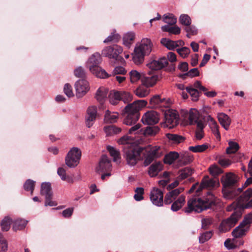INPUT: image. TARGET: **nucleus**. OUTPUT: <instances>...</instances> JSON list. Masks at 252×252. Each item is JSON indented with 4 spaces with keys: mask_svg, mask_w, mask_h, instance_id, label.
<instances>
[{
    "mask_svg": "<svg viewBox=\"0 0 252 252\" xmlns=\"http://www.w3.org/2000/svg\"><path fill=\"white\" fill-rule=\"evenodd\" d=\"M107 149L109 151L111 156L113 158V161L120 163L121 158L119 151L113 147L110 146H107Z\"/></svg>",
    "mask_w": 252,
    "mask_h": 252,
    "instance_id": "obj_36",
    "label": "nucleus"
},
{
    "mask_svg": "<svg viewBox=\"0 0 252 252\" xmlns=\"http://www.w3.org/2000/svg\"><path fill=\"white\" fill-rule=\"evenodd\" d=\"M144 148L138 147H125L124 148V157L126 164L129 166H134L138 161L142 159L141 156Z\"/></svg>",
    "mask_w": 252,
    "mask_h": 252,
    "instance_id": "obj_4",
    "label": "nucleus"
},
{
    "mask_svg": "<svg viewBox=\"0 0 252 252\" xmlns=\"http://www.w3.org/2000/svg\"><path fill=\"white\" fill-rule=\"evenodd\" d=\"M96 108L94 106L89 107L87 109V116L86 118V126L88 127H91L96 119Z\"/></svg>",
    "mask_w": 252,
    "mask_h": 252,
    "instance_id": "obj_22",
    "label": "nucleus"
},
{
    "mask_svg": "<svg viewBox=\"0 0 252 252\" xmlns=\"http://www.w3.org/2000/svg\"><path fill=\"white\" fill-rule=\"evenodd\" d=\"M135 33L132 32H127L123 36V44L127 48H129L135 38Z\"/></svg>",
    "mask_w": 252,
    "mask_h": 252,
    "instance_id": "obj_30",
    "label": "nucleus"
},
{
    "mask_svg": "<svg viewBox=\"0 0 252 252\" xmlns=\"http://www.w3.org/2000/svg\"><path fill=\"white\" fill-rule=\"evenodd\" d=\"M199 118V113L195 109H191L189 112V119L190 124L193 125L197 122Z\"/></svg>",
    "mask_w": 252,
    "mask_h": 252,
    "instance_id": "obj_39",
    "label": "nucleus"
},
{
    "mask_svg": "<svg viewBox=\"0 0 252 252\" xmlns=\"http://www.w3.org/2000/svg\"><path fill=\"white\" fill-rule=\"evenodd\" d=\"M40 193L45 197V206H54L56 205L55 202L51 200L53 193L51 190V185L50 183H43L41 184Z\"/></svg>",
    "mask_w": 252,
    "mask_h": 252,
    "instance_id": "obj_11",
    "label": "nucleus"
},
{
    "mask_svg": "<svg viewBox=\"0 0 252 252\" xmlns=\"http://www.w3.org/2000/svg\"><path fill=\"white\" fill-rule=\"evenodd\" d=\"M219 184L217 179L210 178L208 176L204 177L200 185L199 188L196 190V192H199L202 189H210L217 186Z\"/></svg>",
    "mask_w": 252,
    "mask_h": 252,
    "instance_id": "obj_20",
    "label": "nucleus"
},
{
    "mask_svg": "<svg viewBox=\"0 0 252 252\" xmlns=\"http://www.w3.org/2000/svg\"><path fill=\"white\" fill-rule=\"evenodd\" d=\"M177 51L182 57L185 58L189 54L190 49L188 47H184L177 49Z\"/></svg>",
    "mask_w": 252,
    "mask_h": 252,
    "instance_id": "obj_60",
    "label": "nucleus"
},
{
    "mask_svg": "<svg viewBox=\"0 0 252 252\" xmlns=\"http://www.w3.org/2000/svg\"><path fill=\"white\" fill-rule=\"evenodd\" d=\"M178 164L182 166L189 164L193 160V157L188 153L179 154Z\"/></svg>",
    "mask_w": 252,
    "mask_h": 252,
    "instance_id": "obj_26",
    "label": "nucleus"
},
{
    "mask_svg": "<svg viewBox=\"0 0 252 252\" xmlns=\"http://www.w3.org/2000/svg\"><path fill=\"white\" fill-rule=\"evenodd\" d=\"M206 120L210 128L211 129V130L219 128V126L218 125L216 121L210 115L207 116Z\"/></svg>",
    "mask_w": 252,
    "mask_h": 252,
    "instance_id": "obj_57",
    "label": "nucleus"
},
{
    "mask_svg": "<svg viewBox=\"0 0 252 252\" xmlns=\"http://www.w3.org/2000/svg\"><path fill=\"white\" fill-rule=\"evenodd\" d=\"M35 186V182L31 179L27 180L24 184V189L26 191H30L32 193Z\"/></svg>",
    "mask_w": 252,
    "mask_h": 252,
    "instance_id": "obj_53",
    "label": "nucleus"
},
{
    "mask_svg": "<svg viewBox=\"0 0 252 252\" xmlns=\"http://www.w3.org/2000/svg\"><path fill=\"white\" fill-rule=\"evenodd\" d=\"M180 22L184 25L186 26H190L191 24V19L190 17L186 14H182L180 17Z\"/></svg>",
    "mask_w": 252,
    "mask_h": 252,
    "instance_id": "obj_58",
    "label": "nucleus"
},
{
    "mask_svg": "<svg viewBox=\"0 0 252 252\" xmlns=\"http://www.w3.org/2000/svg\"><path fill=\"white\" fill-rule=\"evenodd\" d=\"M249 226L241 222L232 232V236L235 238H240L246 235L249 230Z\"/></svg>",
    "mask_w": 252,
    "mask_h": 252,
    "instance_id": "obj_23",
    "label": "nucleus"
},
{
    "mask_svg": "<svg viewBox=\"0 0 252 252\" xmlns=\"http://www.w3.org/2000/svg\"><path fill=\"white\" fill-rule=\"evenodd\" d=\"M193 86L195 88L198 89L200 91L204 92V94L208 97H213L217 95V93L215 91L207 92V89L201 84V82L197 81L194 82Z\"/></svg>",
    "mask_w": 252,
    "mask_h": 252,
    "instance_id": "obj_29",
    "label": "nucleus"
},
{
    "mask_svg": "<svg viewBox=\"0 0 252 252\" xmlns=\"http://www.w3.org/2000/svg\"><path fill=\"white\" fill-rule=\"evenodd\" d=\"M150 199L153 204L160 207L163 204V192L158 189L154 188L150 192Z\"/></svg>",
    "mask_w": 252,
    "mask_h": 252,
    "instance_id": "obj_16",
    "label": "nucleus"
},
{
    "mask_svg": "<svg viewBox=\"0 0 252 252\" xmlns=\"http://www.w3.org/2000/svg\"><path fill=\"white\" fill-rule=\"evenodd\" d=\"M165 101V98L161 99L158 95H155L151 98L150 102L152 107H157V105Z\"/></svg>",
    "mask_w": 252,
    "mask_h": 252,
    "instance_id": "obj_55",
    "label": "nucleus"
},
{
    "mask_svg": "<svg viewBox=\"0 0 252 252\" xmlns=\"http://www.w3.org/2000/svg\"><path fill=\"white\" fill-rule=\"evenodd\" d=\"M145 86H141L134 91L135 94L139 97H144L149 94V90Z\"/></svg>",
    "mask_w": 252,
    "mask_h": 252,
    "instance_id": "obj_37",
    "label": "nucleus"
},
{
    "mask_svg": "<svg viewBox=\"0 0 252 252\" xmlns=\"http://www.w3.org/2000/svg\"><path fill=\"white\" fill-rule=\"evenodd\" d=\"M91 72L94 74L96 77L100 78H106L109 76L108 74L106 71L100 66L98 67V68L97 69L95 68L94 71Z\"/></svg>",
    "mask_w": 252,
    "mask_h": 252,
    "instance_id": "obj_47",
    "label": "nucleus"
},
{
    "mask_svg": "<svg viewBox=\"0 0 252 252\" xmlns=\"http://www.w3.org/2000/svg\"><path fill=\"white\" fill-rule=\"evenodd\" d=\"M179 154L176 152H171L166 155L164 158V162L165 163L171 164L173 162L178 158Z\"/></svg>",
    "mask_w": 252,
    "mask_h": 252,
    "instance_id": "obj_33",
    "label": "nucleus"
},
{
    "mask_svg": "<svg viewBox=\"0 0 252 252\" xmlns=\"http://www.w3.org/2000/svg\"><path fill=\"white\" fill-rule=\"evenodd\" d=\"M121 100L119 91L111 92L109 95L110 103L113 105L117 104Z\"/></svg>",
    "mask_w": 252,
    "mask_h": 252,
    "instance_id": "obj_43",
    "label": "nucleus"
},
{
    "mask_svg": "<svg viewBox=\"0 0 252 252\" xmlns=\"http://www.w3.org/2000/svg\"><path fill=\"white\" fill-rule=\"evenodd\" d=\"M214 203V195L211 191H208L207 197L203 199L196 197L189 199L187 207L185 208L184 211L187 213H190L193 211L200 213L211 208Z\"/></svg>",
    "mask_w": 252,
    "mask_h": 252,
    "instance_id": "obj_1",
    "label": "nucleus"
},
{
    "mask_svg": "<svg viewBox=\"0 0 252 252\" xmlns=\"http://www.w3.org/2000/svg\"><path fill=\"white\" fill-rule=\"evenodd\" d=\"M139 117L140 116H139L138 114H135L134 115L131 114H127L126 117L124 120V123L128 126L135 125L139 119Z\"/></svg>",
    "mask_w": 252,
    "mask_h": 252,
    "instance_id": "obj_32",
    "label": "nucleus"
},
{
    "mask_svg": "<svg viewBox=\"0 0 252 252\" xmlns=\"http://www.w3.org/2000/svg\"><path fill=\"white\" fill-rule=\"evenodd\" d=\"M123 51L122 47L118 45H114L104 48L102 50L101 54L104 57L122 62L124 61V59L119 55L123 52Z\"/></svg>",
    "mask_w": 252,
    "mask_h": 252,
    "instance_id": "obj_9",
    "label": "nucleus"
},
{
    "mask_svg": "<svg viewBox=\"0 0 252 252\" xmlns=\"http://www.w3.org/2000/svg\"><path fill=\"white\" fill-rule=\"evenodd\" d=\"M158 78L157 75L151 74L150 72H149L148 74H143L142 78V84L146 87H152L156 83Z\"/></svg>",
    "mask_w": 252,
    "mask_h": 252,
    "instance_id": "obj_21",
    "label": "nucleus"
},
{
    "mask_svg": "<svg viewBox=\"0 0 252 252\" xmlns=\"http://www.w3.org/2000/svg\"><path fill=\"white\" fill-rule=\"evenodd\" d=\"M104 130L107 135H112L120 133L122 129L115 126L111 125L104 127Z\"/></svg>",
    "mask_w": 252,
    "mask_h": 252,
    "instance_id": "obj_34",
    "label": "nucleus"
},
{
    "mask_svg": "<svg viewBox=\"0 0 252 252\" xmlns=\"http://www.w3.org/2000/svg\"><path fill=\"white\" fill-rule=\"evenodd\" d=\"M208 148V145L206 144L202 145H197L194 146H189V150L194 153H200L205 151Z\"/></svg>",
    "mask_w": 252,
    "mask_h": 252,
    "instance_id": "obj_46",
    "label": "nucleus"
},
{
    "mask_svg": "<svg viewBox=\"0 0 252 252\" xmlns=\"http://www.w3.org/2000/svg\"><path fill=\"white\" fill-rule=\"evenodd\" d=\"M166 137L168 139L176 143H181L184 140L183 136L177 134L167 133Z\"/></svg>",
    "mask_w": 252,
    "mask_h": 252,
    "instance_id": "obj_48",
    "label": "nucleus"
},
{
    "mask_svg": "<svg viewBox=\"0 0 252 252\" xmlns=\"http://www.w3.org/2000/svg\"><path fill=\"white\" fill-rule=\"evenodd\" d=\"M159 120L158 114L155 111H151L144 114L141 121L144 125H153L157 124Z\"/></svg>",
    "mask_w": 252,
    "mask_h": 252,
    "instance_id": "obj_15",
    "label": "nucleus"
},
{
    "mask_svg": "<svg viewBox=\"0 0 252 252\" xmlns=\"http://www.w3.org/2000/svg\"><path fill=\"white\" fill-rule=\"evenodd\" d=\"M81 157V151L77 147L72 148L65 158L66 165L70 168L76 167L79 163Z\"/></svg>",
    "mask_w": 252,
    "mask_h": 252,
    "instance_id": "obj_6",
    "label": "nucleus"
},
{
    "mask_svg": "<svg viewBox=\"0 0 252 252\" xmlns=\"http://www.w3.org/2000/svg\"><path fill=\"white\" fill-rule=\"evenodd\" d=\"M120 38V36L119 34L113 32L109 35L104 41L103 42L105 43L113 42H117Z\"/></svg>",
    "mask_w": 252,
    "mask_h": 252,
    "instance_id": "obj_54",
    "label": "nucleus"
},
{
    "mask_svg": "<svg viewBox=\"0 0 252 252\" xmlns=\"http://www.w3.org/2000/svg\"><path fill=\"white\" fill-rule=\"evenodd\" d=\"M163 169V164L160 161L155 162L148 168V173L151 177L158 176V173Z\"/></svg>",
    "mask_w": 252,
    "mask_h": 252,
    "instance_id": "obj_24",
    "label": "nucleus"
},
{
    "mask_svg": "<svg viewBox=\"0 0 252 252\" xmlns=\"http://www.w3.org/2000/svg\"><path fill=\"white\" fill-rule=\"evenodd\" d=\"M160 42L163 45L165 46L169 50H174L175 48L177 47V45L176 44L174 41L166 38H162L161 39Z\"/></svg>",
    "mask_w": 252,
    "mask_h": 252,
    "instance_id": "obj_44",
    "label": "nucleus"
},
{
    "mask_svg": "<svg viewBox=\"0 0 252 252\" xmlns=\"http://www.w3.org/2000/svg\"><path fill=\"white\" fill-rule=\"evenodd\" d=\"M11 220L8 217H5L0 223L1 229L3 231H8L10 227Z\"/></svg>",
    "mask_w": 252,
    "mask_h": 252,
    "instance_id": "obj_51",
    "label": "nucleus"
},
{
    "mask_svg": "<svg viewBox=\"0 0 252 252\" xmlns=\"http://www.w3.org/2000/svg\"><path fill=\"white\" fill-rule=\"evenodd\" d=\"M118 143L120 144L124 145V147H133L132 146L129 145L128 144L130 143V139L128 136H124L121 137L118 140Z\"/></svg>",
    "mask_w": 252,
    "mask_h": 252,
    "instance_id": "obj_63",
    "label": "nucleus"
},
{
    "mask_svg": "<svg viewBox=\"0 0 252 252\" xmlns=\"http://www.w3.org/2000/svg\"><path fill=\"white\" fill-rule=\"evenodd\" d=\"M102 59L99 53H95L92 55L87 62V65L90 71H94L95 68H98V67L99 66L98 65L100 63Z\"/></svg>",
    "mask_w": 252,
    "mask_h": 252,
    "instance_id": "obj_19",
    "label": "nucleus"
},
{
    "mask_svg": "<svg viewBox=\"0 0 252 252\" xmlns=\"http://www.w3.org/2000/svg\"><path fill=\"white\" fill-rule=\"evenodd\" d=\"M168 64L167 60L163 57L158 60H150L147 63V66L153 70H160L166 66Z\"/></svg>",
    "mask_w": 252,
    "mask_h": 252,
    "instance_id": "obj_17",
    "label": "nucleus"
},
{
    "mask_svg": "<svg viewBox=\"0 0 252 252\" xmlns=\"http://www.w3.org/2000/svg\"><path fill=\"white\" fill-rule=\"evenodd\" d=\"M57 173L63 181H69L70 179L66 175V171L64 169L60 167L58 169Z\"/></svg>",
    "mask_w": 252,
    "mask_h": 252,
    "instance_id": "obj_61",
    "label": "nucleus"
},
{
    "mask_svg": "<svg viewBox=\"0 0 252 252\" xmlns=\"http://www.w3.org/2000/svg\"><path fill=\"white\" fill-rule=\"evenodd\" d=\"M242 215L240 212H235L231 216L226 220H223L220 223L219 229L220 233H225L234 227Z\"/></svg>",
    "mask_w": 252,
    "mask_h": 252,
    "instance_id": "obj_7",
    "label": "nucleus"
},
{
    "mask_svg": "<svg viewBox=\"0 0 252 252\" xmlns=\"http://www.w3.org/2000/svg\"><path fill=\"white\" fill-rule=\"evenodd\" d=\"M218 120L221 126L226 130H228L231 124V119L229 117L223 113H220L218 115Z\"/></svg>",
    "mask_w": 252,
    "mask_h": 252,
    "instance_id": "obj_25",
    "label": "nucleus"
},
{
    "mask_svg": "<svg viewBox=\"0 0 252 252\" xmlns=\"http://www.w3.org/2000/svg\"><path fill=\"white\" fill-rule=\"evenodd\" d=\"M163 18L165 23L170 25H173L177 22V18L172 14H164Z\"/></svg>",
    "mask_w": 252,
    "mask_h": 252,
    "instance_id": "obj_49",
    "label": "nucleus"
},
{
    "mask_svg": "<svg viewBox=\"0 0 252 252\" xmlns=\"http://www.w3.org/2000/svg\"><path fill=\"white\" fill-rule=\"evenodd\" d=\"M108 90L104 87L99 88L95 94V98L101 104H102L106 98Z\"/></svg>",
    "mask_w": 252,
    "mask_h": 252,
    "instance_id": "obj_27",
    "label": "nucleus"
},
{
    "mask_svg": "<svg viewBox=\"0 0 252 252\" xmlns=\"http://www.w3.org/2000/svg\"><path fill=\"white\" fill-rule=\"evenodd\" d=\"M7 248V243L6 240L0 234V252H6Z\"/></svg>",
    "mask_w": 252,
    "mask_h": 252,
    "instance_id": "obj_59",
    "label": "nucleus"
},
{
    "mask_svg": "<svg viewBox=\"0 0 252 252\" xmlns=\"http://www.w3.org/2000/svg\"><path fill=\"white\" fill-rule=\"evenodd\" d=\"M28 222L27 220L23 219H17L14 221L13 229L16 231L24 228Z\"/></svg>",
    "mask_w": 252,
    "mask_h": 252,
    "instance_id": "obj_38",
    "label": "nucleus"
},
{
    "mask_svg": "<svg viewBox=\"0 0 252 252\" xmlns=\"http://www.w3.org/2000/svg\"><path fill=\"white\" fill-rule=\"evenodd\" d=\"M252 197V188L248 189L244 193L239 197L237 200L231 204L228 207V210L230 211L233 209L235 210H244V206L243 205L247 204L250 201V198Z\"/></svg>",
    "mask_w": 252,
    "mask_h": 252,
    "instance_id": "obj_8",
    "label": "nucleus"
},
{
    "mask_svg": "<svg viewBox=\"0 0 252 252\" xmlns=\"http://www.w3.org/2000/svg\"><path fill=\"white\" fill-rule=\"evenodd\" d=\"M147 101L144 100H138L133 103L127 104L124 108V113L127 114H138L140 116L139 110L147 104Z\"/></svg>",
    "mask_w": 252,
    "mask_h": 252,
    "instance_id": "obj_10",
    "label": "nucleus"
},
{
    "mask_svg": "<svg viewBox=\"0 0 252 252\" xmlns=\"http://www.w3.org/2000/svg\"><path fill=\"white\" fill-rule=\"evenodd\" d=\"M165 123L167 126L172 128L178 124L179 116L176 111L174 110L167 109L164 112Z\"/></svg>",
    "mask_w": 252,
    "mask_h": 252,
    "instance_id": "obj_12",
    "label": "nucleus"
},
{
    "mask_svg": "<svg viewBox=\"0 0 252 252\" xmlns=\"http://www.w3.org/2000/svg\"><path fill=\"white\" fill-rule=\"evenodd\" d=\"M159 130L158 126H148L144 130L143 133L145 136L155 135Z\"/></svg>",
    "mask_w": 252,
    "mask_h": 252,
    "instance_id": "obj_45",
    "label": "nucleus"
},
{
    "mask_svg": "<svg viewBox=\"0 0 252 252\" xmlns=\"http://www.w3.org/2000/svg\"><path fill=\"white\" fill-rule=\"evenodd\" d=\"M213 236V232L211 231H206L200 234L199 237L200 243H204L208 241Z\"/></svg>",
    "mask_w": 252,
    "mask_h": 252,
    "instance_id": "obj_52",
    "label": "nucleus"
},
{
    "mask_svg": "<svg viewBox=\"0 0 252 252\" xmlns=\"http://www.w3.org/2000/svg\"><path fill=\"white\" fill-rule=\"evenodd\" d=\"M153 43L149 38H143L137 42L132 54V61L136 65L142 64L145 60V57L149 56L153 51Z\"/></svg>",
    "mask_w": 252,
    "mask_h": 252,
    "instance_id": "obj_2",
    "label": "nucleus"
},
{
    "mask_svg": "<svg viewBox=\"0 0 252 252\" xmlns=\"http://www.w3.org/2000/svg\"><path fill=\"white\" fill-rule=\"evenodd\" d=\"M191 87H187L186 88L187 92L190 95L192 100L196 101L198 99L199 96V92L197 91V88Z\"/></svg>",
    "mask_w": 252,
    "mask_h": 252,
    "instance_id": "obj_40",
    "label": "nucleus"
},
{
    "mask_svg": "<svg viewBox=\"0 0 252 252\" xmlns=\"http://www.w3.org/2000/svg\"><path fill=\"white\" fill-rule=\"evenodd\" d=\"M194 170L190 167H186L180 171L179 178L183 180L191 176L193 173Z\"/></svg>",
    "mask_w": 252,
    "mask_h": 252,
    "instance_id": "obj_42",
    "label": "nucleus"
},
{
    "mask_svg": "<svg viewBox=\"0 0 252 252\" xmlns=\"http://www.w3.org/2000/svg\"><path fill=\"white\" fill-rule=\"evenodd\" d=\"M129 79L131 83H134L141 79L143 74H141L136 70H132L129 72Z\"/></svg>",
    "mask_w": 252,
    "mask_h": 252,
    "instance_id": "obj_35",
    "label": "nucleus"
},
{
    "mask_svg": "<svg viewBox=\"0 0 252 252\" xmlns=\"http://www.w3.org/2000/svg\"><path fill=\"white\" fill-rule=\"evenodd\" d=\"M143 148L144 150L141 154L144 158L143 165L145 167L149 165L155 159L161 156L162 152L159 146L148 145Z\"/></svg>",
    "mask_w": 252,
    "mask_h": 252,
    "instance_id": "obj_5",
    "label": "nucleus"
},
{
    "mask_svg": "<svg viewBox=\"0 0 252 252\" xmlns=\"http://www.w3.org/2000/svg\"><path fill=\"white\" fill-rule=\"evenodd\" d=\"M235 187L223 188L222 192L223 197L226 199H232L236 196L237 193L235 191Z\"/></svg>",
    "mask_w": 252,
    "mask_h": 252,
    "instance_id": "obj_28",
    "label": "nucleus"
},
{
    "mask_svg": "<svg viewBox=\"0 0 252 252\" xmlns=\"http://www.w3.org/2000/svg\"><path fill=\"white\" fill-rule=\"evenodd\" d=\"M228 145L229 146L226 148V151L227 154H234L239 149V144L236 142L230 141L228 142Z\"/></svg>",
    "mask_w": 252,
    "mask_h": 252,
    "instance_id": "obj_41",
    "label": "nucleus"
},
{
    "mask_svg": "<svg viewBox=\"0 0 252 252\" xmlns=\"http://www.w3.org/2000/svg\"><path fill=\"white\" fill-rule=\"evenodd\" d=\"M63 92L64 94L69 97L74 95L71 85L69 84H65L63 88Z\"/></svg>",
    "mask_w": 252,
    "mask_h": 252,
    "instance_id": "obj_64",
    "label": "nucleus"
},
{
    "mask_svg": "<svg viewBox=\"0 0 252 252\" xmlns=\"http://www.w3.org/2000/svg\"><path fill=\"white\" fill-rule=\"evenodd\" d=\"M238 181V178L235 174L232 173H226L221 178L223 188L235 187Z\"/></svg>",
    "mask_w": 252,
    "mask_h": 252,
    "instance_id": "obj_14",
    "label": "nucleus"
},
{
    "mask_svg": "<svg viewBox=\"0 0 252 252\" xmlns=\"http://www.w3.org/2000/svg\"><path fill=\"white\" fill-rule=\"evenodd\" d=\"M135 192L134 198L135 200L139 201L143 199L144 189L143 188H137L135 190Z\"/></svg>",
    "mask_w": 252,
    "mask_h": 252,
    "instance_id": "obj_56",
    "label": "nucleus"
},
{
    "mask_svg": "<svg viewBox=\"0 0 252 252\" xmlns=\"http://www.w3.org/2000/svg\"><path fill=\"white\" fill-rule=\"evenodd\" d=\"M112 169L111 160L106 155H103L99 162L98 166L96 168L97 172H110Z\"/></svg>",
    "mask_w": 252,
    "mask_h": 252,
    "instance_id": "obj_18",
    "label": "nucleus"
},
{
    "mask_svg": "<svg viewBox=\"0 0 252 252\" xmlns=\"http://www.w3.org/2000/svg\"><path fill=\"white\" fill-rule=\"evenodd\" d=\"M121 100L125 103H128L132 99V95L128 92L125 91H119Z\"/></svg>",
    "mask_w": 252,
    "mask_h": 252,
    "instance_id": "obj_50",
    "label": "nucleus"
},
{
    "mask_svg": "<svg viewBox=\"0 0 252 252\" xmlns=\"http://www.w3.org/2000/svg\"><path fill=\"white\" fill-rule=\"evenodd\" d=\"M118 117L119 114L117 112H111L107 110L105 114L104 120L107 123H113L117 121Z\"/></svg>",
    "mask_w": 252,
    "mask_h": 252,
    "instance_id": "obj_31",
    "label": "nucleus"
},
{
    "mask_svg": "<svg viewBox=\"0 0 252 252\" xmlns=\"http://www.w3.org/2000/svg\"><path fill=\"white\" fill-rule=\"evenodd\" d=\"M75 89L77 97H82L90 89L89 83L85 79H80L75 82Z\"/></svg>",
    "mask_w": 252,
    "mask_h": 252,
    "instance_id": "obj_13",
    "label": "nucleus"
},
{
    "mask_svg": "<svg viewBox=\"0 0 252 252\" xmlns=\"http://www.w3.org/2000/svg\"><path fill=\"white\" fill-rule=\"evenodd\" d=\"M74 74L78 78H83L85 76V71L81 66L77 67L74 71Z\"/></svg>",
    "mask_w": 252,
    "mask_h": 252,
    "instance_id": "obj_62",
    "label": "nucleus"
},
{
    "mask_svg": "<svg viewBox=\"0 0 252 252\" xmlns=\"http://www.w3.org/2000/svg\"><path fill=\"white\" fill-rule=\"evenodd\" d=\"M184 190V188H179L167 192L165 195L164 203L170 204L172 203L171 210L173 212L179 210L185 204L186 197L184 195H180L177 199V197Z\"/></svg>",
    "mask_w": 252,
    "mask_h": 252,
    "instance_id": "obj_3",
    "label": "nucleus"
}]
</instances>
